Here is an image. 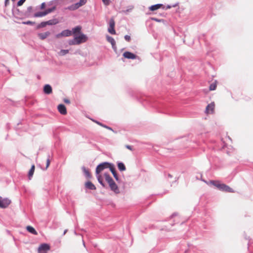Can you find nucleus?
I'll use <instances>...</instances> for the list:
<instances>
[{
    "label": "nucleus",
    "mask_w": 253,
    "mask_h": 253,
    "mask_svg": "<svg viewBox=\"0 0 253 253\" xmlns=\"http://www.w3.org/2000/svg\"><path fill=\"white\" fill-rule=\"evenodd\" d=\"M104 176L105 177L106 181L109 184V187L112 191L114 192L116 194L120 193V190L118 186L114 182L112 178L108 173H104Z\"/></svg>",
    "instance_id": "f257e3e1"
},
{
    "label": "nucleus",
    "mask_w": 253,
    "mask_h": 253,
    "mask_svg": "<svg viewBox=\"0 0 253 253\" xmlns=\"http://www.w3.org/2000/svg\"><path fill=\"white\" fill-rule=\"evenodd\" d=\"M111 164L107 162L103 163L99 165L96 169V173L99 174L105 169L109 168Z\"/></svg>",
    "instance_id": "f03ea898"
},
{
    "label": "nucleus",
    "mask_w": 253,
    "mask_h": 253,
    "mask_svg": "<svg viewBox=\"0 0 253 253\" xmlns=\"http://www.w3.org/2000/svg\"><path fill=\"white\" fill-rule=\"evenodd\" d=\"M11 203V201L8 198H2L0 196V208H6Z\"/></svg>",
    "instance_id": "7ed1b4c3"
},
{
    "label": "nucleus",
    "mask_w": 253,
    "mask_h": 253,
    "mask_svg": "<svg viewBox=\"0 0 253 253\" xmlns=\"http://www.w3.org/2000/svg\"><path fill=\"white\" fill-rule=\"evenodd\" d=\"M50 249V246L47 244H42L38 248V253H47Z\"/></svg>",
    "instance_id": "20e7f679"
},
{
    "label": "nucleus",
    "mask_w": 253,
    "mask_h": 253,
    "mask_svg": "<svg viewBox=\"0 0 253 253\" xmlns=\"http://www.w3.org/2000/svg\"><path fill=\"white\" fill-rule=\"evenodd\" d=\"M87 1V0H80L79 2L76 3L74 4H73L72 5H70L68 7L67 9L70 10H75L78 8H79L80 7L84 5L86 3Z\"/></svg>",
    "instance_id": "39448f33"
},
{
    "label": "nucleus",
    "mask_w": 253,
    "mask_h": 253,
    "mask_svg": "<svg viewBox=\"0 0 253 253\" xmlns=\"http://www.w3.org/2000/svg\"><path fill=\"white\" fill-rule=\"evenodd\" d=\"M218 186L217 188L220 191L230 193L234 192L232 188L225 184L220 183L219 185Z\"/></svg>",
    "instance_id": "423d86ee"
},
{
    "label": "nucleus",
    "mask_w": 253,
    "mask_h": 253,
    "mask_svg": "<svg viewBox=\"0 0 253 253\" xmlns=\"http://www.w3.org/2000/svg\"><path fill=\"white\" fill-rule=\"evenodd\" d=\"M115 21L114 19H111L109 22V27L108 28V32L112 34H116V31L115 30Z\"/></svg>",
    "instance_id": "0eeeda50"
},
{
    "label": "nucleus",
    "mask_w": 253,
    "mask_h": 253,
    "mask_svg": "<svg viewBox=\"0 0 253 253\" xmlns=\"http://www.w3.org/2000/svg\"><path fill=\"white\" fill-rule=\"evenodd\" d=\"M75 37L79 42V44L85 42L87 40V37L83 34H81L78 36H75Z\"/></svg>",
    "instance_id": "6e6552de"
},
{
    "label": "nucleus",
    "mask_w": 253,
    "mask_h": 253,
    "mask_svg": "<svg viewBox=\"0 0 253 253\" xmlns=\"http://www.w3.org/2000/svg\"><path fill=\"white\" fill-rule=\"evenodd\" d=\"M215 107V104L214 102H211V103L208 105L206 107V112L207 114H212L214 112V109Z\"/></svg>",
    "instance_id": "1a4fd4ad"
},
{
    "label": "nucleus",
    "mask_w": 253,
    "mask_h": 253,
    "mask_svg": "<svg viewBox=\"0 0 253 253\" xmlns=\"http://www.w3.org/2000/svg\"><path fill=\"white\" fill-rule=\"evenodd\" d=\"M123 56L126 58L131 59H135L136 57V55L129 51L125 52L123 53Z\"/></svg>",
    "instance_id": "9d476101"
},
{
    "label": "nucleus",
    "mask_w": 253,
    "mask_h": 253,
    "mask_svg": "<svg viewBox=\"0 0 253 253\" xmlns=\"http://www.w3.org/2000/svg\"><path fill=\"white\" fill-rule=\"evenodd\" d=\"M59 112L63 115L67 114V110L65 106L63 104H59L57 107Z\"/></svg>",
    "instance_id": "9b49d317"
},
{
    "label": "nucleus",
    "mask_w": 253,
    "mask_h": 253,
    "mask_svg": "<svg viewBox=\"0 0 253 253\" xmlns=\"http://www.w3.org/2000/svg\"><path fill=\"white\" fill-rule=\"evenodd\" d=\"M43 91L45 94H51L52 92L51 86L49 84H45L43 87Z\"/></svg>",
    "instance_id": "f8f14e48"
},
{
    "label": "nucleus",
    "mask_w": 253,
    "mask_h": 253,
    "mask_svg": "<svg viewBox=\"0 0 253 253\" xmlns=\"http://www.w3.org/2000/svg\"><path fill=\"white\" fill-rule=\"evenodd\" d=\"M107 40L108 42L111 43L112 46V48L115 50H116L117 47L116 46V42L115 40L111 37L107 36Z\"/></svg>",
    "instance_id": "ddd939ff"
},
{
    "label": "nucleus",
    "mask_w": 253,
    "mask_h": 253,
    "mask_svg": "<svg viewBox=\"0 0 253 253\" xmlns=\"http://www.w3.org/2000/svg\"><path fill=\"white\" fill-rule=\"evenodd\" d=\"M50 35V33L49 32L47 31V32H46L44 33L39 34L38 37H39V38L40 39L43 40H44L45 39H46Z\"/></svg>",
    "instance_id": "4468645a"
},
{
    "label": "nucleus",
    "mask_w": 253,
    "mask_h": 253,
    "mask_svg": "<svg viewBox=\"0 0 253 253\" xmlns=\"http://www.w3.org/2000/svg\"><path fill=\"white\" fill-rule=\"evenodd\" d=\"M109 169H110V171L112 172L114 177L116 179V180H118V179H119L118 176L116 173L115 168H114V167L113 165L111 164L110 167H109Z\"/></svg>",
    "instance_id": "2eb2a0df"
},
{
    "label": "nucleus",
    "mask_w": 253,
    "mask_h": 253,
    "mask_svg": "<svg viewBox=\"0 0 253 253\" xmlns=\"http://www.w3.org/2000/svg\"><path fill=\"white\" fill-rule=\"evenodd\" d=\"M164 8L163 5L162 4H157L155 5H152L149 7V9L151 11H155L156 10L158 9L159 8Z\"/></svg>",
    "instance_id": "dca6fc26"
},
{
    "label": "nucleus",
    "mask_w": 253,
    "mask_h": 253,
    "mask_svg": "<svg viewBox=\"0 0 253 253\" xmlns=\"http://www.w3.org/2000/svg\"><path fill=\"white\" fill-rule=\"evenodd\" d=\"M85 187L91 190H95L96 189V187L90 181H88L85 183Z\"/></svg>",
    "instance_id": "f3484780"
},
{
    "label": "nucleus",
    "mask_w": 253,
    "mask_h": 253,
    "mask_svg": "<svg viewBox=\"0 0 253 253\" xmlns=\"http://www.w3.org/2000/svg\"><path fill=\"white\" fill-rule=\"evenodd\" d=\"M26 229L28 232H29L30 233L33 234L34 235H36L38 234V233L36 231V230L33 227H32L31 226H27L26 227Z\"/></svg>",
    "instance_id": "a211bd4d"
},
{
    "label": "nucleus",
    "mask_w": 253,
    "mask_h": 253,
    "mask_svg": "<svg viewBox=\"0 0 253 253\" xmlns=\"http://www.w3.org/2000/svg\"><path fill=\"white\" fill-rule=\"evenodd\" d=\"M35 165H33L31 167V169H30V170L29 171V173H28V176H29V179H31V178L32 177V176L34 174V171H35Z\"/></svg>",
    "instance_id": "6ab92c4d"
},
{
    "label": "nucleus",
    "mask_w": 253,
    "mask_h": 253,
    "mask_svg": "<svg viewBox=\"0 0 253 253\" xmlns=\"http://www.w3.org/2000/svg\"><path fill=\"white\" fill-rule=\"evenodd\" d=\"M207 183L208 185H212L217 188L218 186V185L220 184V182L216 180H211L209 182H207Z\"/></svg>",
    "instance_id": "aec40b11"
},
{
    "label": "nucleus",
    "mask_w": 253,
    "mask_h": 253,
    "mask_svg": "<svg viewBox=\"0 0 253 253\" xmlns=\"http://www.w3.org/2000/svg\"><path fill=\"white\" fill-rule=\"evenodd\" d=\"M72 32L69 30H65L62 32L63 37H68L72 35Z\"/></svg>",
    "instance_id": "412c9836"
},
{
    "label": "nucleus",
    "mask_w": 253,
    "mask_h": 253,
    "mask_svg": "<svg viewBox=\"0 0 253 253\" xmlns=\"http://www.w3.org/2000/svg\"><path fill=\"white\" fill-rule=\"evenodd\" d=\"M46 25H55L58 23V21L56 19L50 20L47 21H45Z\"/></svg>",
    "instance_id": "4be33fe9"
},
{
    "label": "nucleus",
    "mask_w": 253,
    "mask_h": 253,
    "mask_svg": "<svg viewBox=\"0 0 253 253\" xmlns=\"http://www.w3.org/2000/svg\"><path fill=\"white\" fill-rule=\"evenodd\" d=\"M46 14L45 11H42V12H38L34 14V16L35 17H43L45 16Z\"/></svg>",
    "instance_id": "5701e85b"
},
{
    "label": "nucleus",
    "mask_w": 253,
    "mask_h": 253,
    "mask_svg": "<svg viewBox=\"0 0 253 253\" xmlns=\"http://www.w3.org/2000/svg\"><path fill=\"white\" fill-rule=\"evenodd\" d=\"M81 30V27L77 26L72 29L73 33L75 35L77 33H80Z\"/></svg>",
    "instance_id": "b1692460"
},
{
    "label": "nucleus",
    "mask_w": 253,
    "mask_h": 253,
    "mask_svg": "<svg viewBox=\"0 0 253 253\" xmlns=\"http://www.w3.org/2000/svg\"><path fill=\"white\" fill-rule=\"evenodd\" d=\"M118 167L121 171L125 170L126 169L125 165L123 163H119L118 164Z\"/></svg>",
    "instance_id": "393cba45"
},
{
    "label": "nucleus",
    "mask_w": 253,
    "mask_h": 253,
    "mask_svg": "<svg viewBox=\"0 0 253 253\" xmlns=\"http://www.w3.org/2000/svg\"><path fill=\"white\" fill-rule=\"evenodd\" d=\"M217 86L216 81L214 82L213 83L211 84L210 86V90H214L216 89Z\"/></svg>",
    "instance_id": "a878e982"
},
{
    "label": "nucleus",
    "mask_w": 253,
    "mask_h": 253,
    "mask_svg": "<svg viewBox=\"0 0 253 253\" xmlns=\"http://www.w3.org/2000/svg\"><path fill=\"white\" fill-rule=\"evenodd\" d=\"M69 44L70 45L79 44V42H78L77 40L76 39V38L75 37L74 39L69 41Z\"/></svg>",
    "instance_id": "bb28decb"
},
{
    "label": "nucleus",
    "mask_w": 253,
    "mask_h": 253,
    "mask_svg": "<svg viewBox=\"0 0 253 253\" xmlns=\"http://www.w3.org/2000/svg\"><path fill=\"white\" fill-rule=\"evenodd\" d=\"M84 172L87 177H91V174L88 169H86L85 168H83Z\"/></svg>",
    "instance_id": "cd10ccee"
},
{
    "label": "nucleus",
    "mask_w": 253,
    "mask_h": 253,
    "mask_svg": "<svg viewBox=\"0 0 253 253\" xmlns=\"http://www.w3.org/2000/svg\"><path fill=\"white\" fill-rule=\"evenodd\" d=\"M68 53H69L68 50L62 49L60 51V52L58 53V54L60 56H63Z\"/></svg>",
    "instance_id": "c85d7f7f"
},
{
    "label": "nucleus",
    "mask_w": 253,
    "mask_h": 253,
    "mask_svg": "<svg viewBox=\"0 0 253 253\" xmlns=\"http://www.w3.org/2000/svg\"><path fill=\"white\" fill-rule=\"evenodd\" d=\"M97 179H98V182L103 186L104 187L105 186V185L104 184V183L103 182V179H102V176L101 175H98L97 176Z\"/></svg>",
    "instance_id": "c756f323"
},
{
    "label": "nucleus",
    "mask_w": 253,
    "mask_h": 253,
    "mask_svg": "<svg viewBox=\"0 0 253 253\" xmlns=\"http://www.w3.org/2000/svg\"><path fill=\"white\" fill-rule=\"evenodd\" d=\"M55 9V7H53L51 8H48L46 10H45L46 14H48V13H50L51 12H52V11H53Z\"/></svg>",
    "instance_id": "7c9ffc66"
},
{
    "label": "nucleus",
    "mask_w": 253,
    "mask_h": 253,
    "mask_svg": "<svg viewBox=\"0 0 253 253\" xmlns=\"http://www.w3.org/2000/svg\"><path fill=\"white\" fill-rule=\"evenodd\" d=\"M46 26V22H42L38 26V28H43V27H45Z\"/></svg>",
    "instance_id": "2f4dec72"
},
{
    "label": "nucleus",
    "mask_w": 253,
    "mask_h": 253,
    "mask_svg": "<svg viewBox=\"0 0 253 253\" xmlns=\"http://www.w3.org/2000/svg\"><path fill=\"white\" fill-rule=\"evenodd\" d=\"M34 23H35L34 22H32L31 21H27L22 22V24H26V25H33Z\"/></svg>",
    "instance_id": "473e14b6"
},
{
    "label": "nucleus",
    "mask_w": 253,
    "mask_h": 253,
    "mask_svg": "<svg viewBox=\"0 0 253 253\" xmlns=\"http://www.w3.org/2000/svg\"><path fill=\"white\" fill-rule=\"evenodd\" d=\"M26 1V0H20L18 2H17V6H21L23 3L24 2Z\"/></svg>",
    "instance_id": "72a5a7b5"
},
{
    "label": "nucleus",
    "mask_w": 253,
    "mask_h": 253,
    "mask_svg": "<svg viewBox=\"0 0 253 253\" xmlns=\"http://www.w3.org/2000/svg\"><path fill=\"white\" fill-rule=\"evenodd\" d=\"M125 39L126 41H127V42H129V41H130V40H131V38H130V37L129 36H128V35H126V36H125Z\"/></svg>",
    "instance_id": "f704fd0d"
},
{
    "label": "nucleus",
    "mask_w": 253,
    "mask_h": 253,
    "mask_svg": "<svg viewBox=\"0 0 253 253\" xmlns=\"http://www.w3.org/2000/svg\"><path fill=\"white\" fill-rule=\"evenodd\" d=\"M102 1L105 5H109L110 3V0H102Z\"/></svg>",
    "instance_id": "c9c22d12"
},
{
    "label": "nucleus",
    "mask_w": 253,
    "mask_h": 253,
    "mask_svg": "<svg viewBox=\"0 0 253 253\" xmlns=\"http://www.w3.org/2000/svg\"><path fill=\"white\" fill-rule=\"evenodd\" d=\"M126 147L127 149H128L130 150V151H133V148H132V146H130V145H126Z\"/></svg>",
    "instance_id": "e433bc0d"
},
{
    "label": "nucleus",
    "mask_w": 253,
    "mask_h": 253,
    "mask_svg": "<svg viewBox=\"0 0 253 253\" xmlns=\"http://www.w3.org/2000/svg\"><path fill=\"white\" fill-rule=\"evenodd\" d=\"M50 161L49 159H48L46 160V169H47L48 168V167H49V165H50Z\"/></svg>",
    "instance_id": "4c0bfd02"
},
{
    "label": "nucleus",
    "mask_w": 253,
    "mask_h": 253,
    "mask_svg": "<svg viewBox=\"0 0 253 253\" xmlns=\"http://www.w3.org/2000/svg\"><path fill=\"white\" fill-rule=\"evenodd\" d=\"M45 7V3L44 2H43L41 4V9H44Z\"/></svg>",
    "instance_id": "58836bf2"
},
{
    "label": "nucleus",
    "mask_w": 253,
    "mask_h": 253,
    "mask_svg": "<svg viewBox=\"0 0 253 253\" xmlns=\"http://www.w3.org/2000/svg\"><path fill=\"white\" fill-rule=\"evenodd\" d=\"M61 37H63V35H62V32L61 33L58 34L56 35V38H60Z\"/></svg>",
    "instance_id": "ea45409f"
},
{
    "label": "nucleus",
    "mask_w": 253,
    "mask_h": 253,
    "mask_svg": "<svg viewBox=\"0 0 253 253\" xmlns=\"http://www.w3.org/2000/svg\"><path fill=\"white\" fill-rule=\"evenodd\" d=\"M93 122H94L95 123H96L97 124L99 125V126H102V125H103L102 123L99 122H97V121H93Z\"/></svg>",
    "instance_id": "a19ab883"
},
{
    "label": "nucleus",
    "mask_w": 253,
    "mask_h": 253,
    "mask_svg": "<svg viewBox=\"0 0 253 253\" xmlns=\"http://www.w3.org/2000/svg\"><path fill=\"white\" fill-rule=\"evenodd\" d=\"M106 128L109 129V130H111V131H112L113 132H114V131L113 130V129L111 127H109V126H107Z\"/></svg>",
    "instance_id": "79ce46f5"
},
{
    "label": "nucleus",
    "mask_w": 253,
    "mask_h": 253,
    "mask_svg": "<svg viewBox=\"0 0 253 253\" xmlns=\"http://www.w3.org/2000/svg\"><path fill=\"white\" fill-rule=\"evenodd\" d=\"M64 102L65 103H70V101L69 100H68V99H64Z\"/></svg>",
    "instance_id": "37998d69"
},
{
    "label": "nucleus",
    "mask_w": 253,
    "mask_h": 253,
    "mask_svg": "<svg viewBox=\"0 0 253 253\" xmlns=\"http://www.w3.org/2000/svg\"><path fill=\"white\" fill-rule=\"evenodd\" d=\"M152 19L155 20V21H158V22H160V21H161V20H158V19H157L156 18H152Z\"/></svg>",
    "instance_id": "c03bdc74"
},
{
    "label": "nucleus",
    "mask_w": 253,
    "mask_h": 253,
    "mask_svg": "<svg viewBox=\"0 0 253 253\" xmlns=\"http://www.w3.org/2000/svg\"><path fill=\"white\" fill-rule=\"evenodd\" d=\"M102 127H104V128H106L107 126H106V125H103H103H102Z\"/></svg>",
    "instance_id": "a18cd8bd"
},
{
    "label": "nucleus",
    "mask_w": 253,
    "mask_h": 253,
    "mask_svg": "<svg viewBox=\"0 0 253 253\" xmlns=\"http://www.w3.org/2000/svg\"><path fill=\"white\" fill-rule=\"evenodd\" d=\"M8 1H9V0H5V5H6V4H7V2H8Z\"/></svg>",
    "instance_id": "49530a36"
},
{
    "label": "nucleus",
    "mask_w": 253,
    "mask_h": 253,
    "mask_svg": "<svg viewBox=\"0 0 253 253\" xmlns=\"http://www.w3.org/2000/svg\"><path fill=\"white\" fill-rule=\"evenodd\" d=\"M171 8V6L170 5H168L167 7V9H169Z\"/></svg>",
    "instance_id": "de8ad7c7"
},
{
    "label": "nucleus",
    "mask_w": 253,
    "mask_h": 253,
    "mask_svg": "<svg viewBox=\"0 0 253 253\" xmlns=\"http://www.w3.org/2000/svg\"><path fill=\"white\" fill-rule=\"evenodd\" d=\"M66 232H67V230H65V231H64V234H64V235H65V233H66Z\"/></svg>",
    "instance_id": "09e8293b"
},
{
    "label": "nucleus",
    "mask_w": 253,
    "mask_h": 253,
    "mask_svg": "<svg viewBox=\"0 0 253 253\" xmlns=\"http://www.w3.org/2000/svg\"><path fill=\"white\" fill-rule=\"evenodd\" d=\"M13 1H14L15 0H12Z\"/></svg>",
    "instance_id": "8fccbe9b"
}]
</instances>
